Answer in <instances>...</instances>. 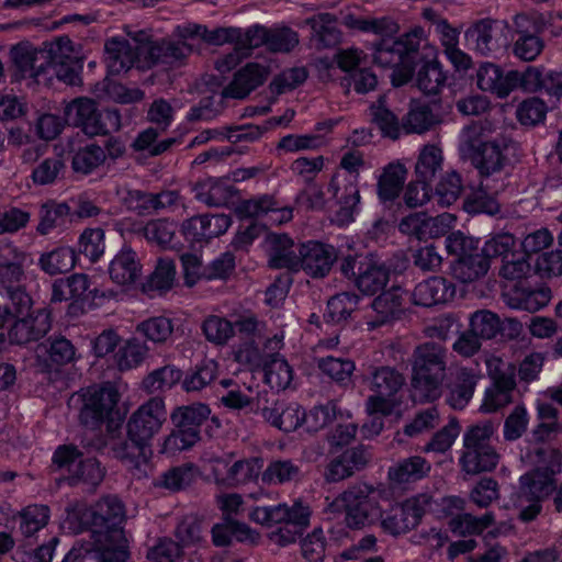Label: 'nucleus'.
<instances>
[{"label":"nucleus","instance_id":"1","mask_svg":"<svg viewBox=\"0 0 562 562\" xmlns=\"http://www.w3.org/2000/svg\"><path fill=\"white\" fill-rule=\"evenodd\" d=\"M529 458L536 468L520 476L514 503L519 510L518 519L526 524L540 515L542 502L548 497H551L553 510L562 514V481L554 479L562 469V452L557 448L540 446L533 448Z\"/></svg>","mask_w":562,"mask_h":562},{"label":"nucleus","instance_id":"2","mask_svg":"<svg viewBox=\"0 0 562 562\" xmlns=\"http://www.w3.org/2000/svg\"><path fill=\"white\" fill-rule=\"evenodd\" d=\"M125 519L123 502L115 495H108L90 507L77 506L68 510L66 521L76 533L89 529L92 537L102 540L106 546L128 552L123 529Z\"/></svg>","mask_w":562,"mask_h":562},{"label":"nucleus","instance_id":"3","mask_svg":"<svg viewBox=\"0 0 562 562\" xmlns=\"http://www.w3.org/2000/svg\"><path fill=\"white\" fill-rule=\"evenodd\" d=\"M448 350L435 341L415 347L412 353V397L414 401L431 402L440 397L447 371Z\"/></svg>","mask_w":562,"mask_h":562},{"label":"nucleus","instance_id":"4","mask_svg":"<svg viewBox=\"0 0 562 562\" xmlns=\"http://www.w3.org/2000/svg\"><path fill=\"white\" fill-rule=\"evenodd\" d=\"M483 126V123L474 122L462 130L459 153L462 159L471 162L481 178H488L504 169L507 157L498 143L485 139Z\"/></svg>","mask_w":562,"mask_h":562},{"label":"nucleus","instance_id":"5","mask_svg":"<svg viewBox=\"0 0 562 562\" xmlns=\"http://www.w3.org/2000/svg\"><path fill=\"white\" fill-rule=\"evenodd\" d=\"M120 394L111 383L90 386L82 394V406L79 418L87 427L95 428L106 422V429L113 434L122 423L120 411L116 409Z\"/></svg>","mask_w":562,"mask_h":562},{"label":"nucleus","instance_id":"6","mask_svg":"<svg viewBox=\"0 0 562 562\" xmlns=\"http://www.w3.org/2000/svg\"><path fill=\"white\" fill-rule=\"evenodd\" d=\"M66 121L88 136L108 135L121 130L123 114L116 108L99 110L97 103L88 98H78L65 109Z\"/></svg>","mask_w":562,"mask_h":562},{"label":"nucleus","instance_id":"7","mask_svg":"<svg viewBox=\"0 0 562 562\" xmlns=\"http://www.w3.org/2000/svg\"><path fill=\"white\" fill-rule=\"evenodd\" d=\"M210 415V407L202 403L176 407L170 415L175 430L165 438L161 452L175 454L192 448L200 441V427Z\"/></svg>","mask_w":562,"mask_h":562},{"label":"nucleus","instance_id":"8","mask_svg":"<svg viewBox=\"0 0 562 562\" xmlns=\"http://www.w3.org/2000/svg\"><path fill=\"white\" fill-rule=\"evenodd\" d=\"M374 494L373 486L360 482L349 486L337 497L336 502L341 504L349 528L362 529L380 520L382 509Z\"/></svg>","mask_w":562,"mask_h":562},{"label":"nucleus","instance_id":"9","mask_svg":"<svg viewBox=\"0 0 562 562\" xmlns=\"http://www.w3.org/2000/svg\"><path fill=\"white\" fill-rule=\"evenodd\" d=\"M423 27L416 26L397 38L384 37L374 44V63L381 67H395L415 63L425 42Z\"/></svg>","mask_w":562,"mask_h":562},{"label":"nucleus","instance_id":"10","mask_svg":"<svg viewBox=\"0 0 562 562\" xmlns=\"http://www.w3.org/2000/svg\"><path fill=\"white\" fill-rule=\"evenodd\" d=\"M513 54L525 61L535 60L543 50L541 37L546 22L540 14L518 13L514 21Z\"/></svg>","mask_w":562,"mask_h":562},{"label":"nucleus","instance_id":"11","mask_svg":"<svg viewBox=\"0 0 562 562\" xmlns=\"http://www.w3.org/2000/svg\"><path fill=\"white\" fill-rule=\"evenodd\" d=\"M430 503L431 496L418 494L403 503L393 505L390 509L382 512V517L379 520L382 529L392 536L408 532L419 525L426 507Z\"/></svg>","mask_w":562,"mask_h":562},{"label":"nucleus","instance_id":"12","mask_svg":"<svg viewBox=\"0 0 562 562\" xmlns=\"http://www.w3.org/2000/svg\"><path fill=\"white\" fill-rule=\"evenodd\" d=\"M48 55L46 64V82L53 76L58 80L75 86L79 83V74L82 69L81 59L75 54L72 42L67 36H61L48 43Z\"/></svg>","mask_w":562,"mask_h":562},{"label":"nucleus","instance_id":"13","mask_svg":"<svg viewBox=\"0 0 562 562\" xmlns=\"http://www.w3.org/2000/svg\"><path fill=\"white\" fill-rule=\"evenodd\" d=\"M165 402L155 396L140 405L126 424V434L150 446V440L166 420Z\"/></svg>","mask_w":562,"mask_h":562},{"label":"nucleus","instance_id":"14","mask_svg":"<svg viewBox=\"0 0 562 562\" xmlns=\"http://www.w3.org/2000/svg\"><path fill=\"white\" fill-rule=\"evenodd\" d=\"M109 447L113 457L120 460L135 479L140 480L148 476L150 446L128 435L126 438L112 435Z\"/></svg>","mask_w":562,"mask_h":562},{"label":"nucleus","instance_id":"15","mask_svg":"<svg viewBox=\"0 0 562 562\" xmlns=\"http://www.w3.org/2000/svg\"><path fill=\"white\" fill-rule=\"evenodd\" d=\"M299 259L297 271L303 270L311 278L323 279L339 257L334 246L311 240L300 246Z\"/></svg>","mask_w":562,"mask_h":562},{"label":"nucleus","instance_id":"16","mask_svg":"<svg viewBox=\"0 0 562 562\" xmlns=\"http://www.w3.org/2000/svg\"><path fill=\"white\" fill-rule=\"evenodd\" d=\"M10 56L21 79L32 78L37 83L46 82V64L49 58L48 43H45L43 49L18 44L11 48Z\"/></svg>","mask_w":562,"mask_h":562},{"label":"nucleus","instance_id":"17","mask_svg":"<svg viewBox=\"0 0 562 562\" xmlns=\"http://www.w3.org/2000/svg\"><path fill=\"white\" fill-rule=\"evenodd\" d=\"M328 192L337 200L339 210L337 218L341 223L353 221V214L359 211L360 192L356 176L336 173L328 184Z\"/></svg>","mask_w":562,"mask_h":562},{"label":"nucleus","instance_id":"18","mask_svg":"<svg viewBox=\"0 0 562 562\" xmlns=\"http://www.w3.org/2000/svg\"><path fill=\"white\" fill-rule=\"evenodd\" d=\"M32 261L31 254L9 241L0 246V285L8 290L20 286L25 279L24 267Z\"/></svg>","mask_w":562,"mask_h":562},{"label":"nucleus","instance_id":"19","mask_svg":"<svg viewBox=\"0 0 562 562\" xmlns=\"http://www.w3.org/2000/svg\"><path fill=\"white\" fill-rule=\"evenodd\" d=\"M128 552L115 550L91 536V541H76L63 562H126Z\"/></svg>","mask_w":562,"mask_h":562},{"label":"nucleus","instance_id":"20","mask_svg":"<svg viewBox=\"0 0 562 562\" xmlns=\"http://www.w3.org/2000/svg\"><path fill=\"white\" fill-rule=\"evenodd\" d=\"M9 330V339L16 345H24L32 340H38L50 329L49 314L45 310H38L35 314L15 317Z\"/></svg>","mask_w":562,"mask_h":562},{"label":"nucleus","instance_id":"21","mask_svg":"<svg viewBox=\"0 0 562 562\" xmlns=\"http://www.w3.org/2000/svg\"><path fill=\"white\" fill-rule=\"evenodd\" d=\"M188 40L179 37V41L161 38L148 46L145 57L148 67L156 65L176 66L182 64L192 53V46Z\"/></svg>","mask_w":562,"mask_h":562},{"label":"nucleus","instance_id":"22","mask_svg":"<svg viewBox=\"0 0 562 562\" xmlns=\"http://www.w3.org/2000/svg\"><path fill=\"white\" fill-rule=\"evenodd\" d=\"M454 295V286L442 277H431L419 282L413 293L412 301L415 305L430 307L451 300Z\"/></svg>","mask_w":562,"mask_h":562},{"label":"nucleus","instance_id":"23","mask_svg":"<svg viewBox=\"0 0 562 562\" xmlns=\"http://www.w3.org/2000/svg\"><path fill=\"white\" fill-rule=\"evenodd\" d=\"M477 379L472 369H459L447 385L446 403L453 409H463L473 397Z\"/></svg>","mask_w":562,"mask_h":562},{"label":"nucleus","instance_id":"24","mask_svg":"<svg viewBox=\"0 0 562 562\" xmlns=\"http://www.w3.org/2000/svg\"><path fill=\"white\" fill-rule=\"evenodd\" d=\"M267 77L266 67L250 63L240 69L233 81L223 90V98L244 99L257 87L261 86Z\"/></svg>","mask_w":562,"mask_h":562},{"label":"nucleus","instance_id":"25","mask_svg":"<svg viewBox=\"0 0 562 562\" xmlns=\"http://www.w3.org/2000/svg\"><path fill=\"white\" fill-rule=\"evenodd\" d=\"M142 274V265L137 254L127 246H124L111 260L109 276L111 280L120 285L135 283Z\"/></svg>","mask_w":562,"mask_h":562},{"label":"nucleus","instance_id":"26","mask_svg":"<svg viewBox=\"0 0 562 562\" xmlns=\"http://www.w3.org/2000/svg\"><path fill=\"white\" fill-rule=\"evenodd\" d=\"M311 26V42L316 49L337 46L341 41V32L337 27V18L331 13H318L305 20Z\"/></svg>","mask_w":562,"mask_h":562},{"label":"nucleus","instance_id":"27","mask_svg":"<svg viewBox=\"0 0 562 562\" xmlns=\"http://www.w3.org/2000/svg\"><path fill=\"white\" fill-rule=\"evenodd\" d=\"M175 33L180 38H201L210 45L220 46L225 43H233L236 45V40L240 36V27L228 26L207 30L204 25L189 23L177 26Z\"/></svg>","mask_w":562,"mask_h":562},{"label":"nucleus","instance_id":"28","mask_svg":"<svg viewBox=\"0 0 562 562\" xmlns=\"http://www.w3.org/2000/svg\"><path fill=\"white\" fill-rule=\"evenodd\" d=\"M389 278L390 270L385 265L369 257L359 266L355 285L361 293L374 295L385 288Z\"/></svg>","mask_w":562,"mask_h":562},{"label":"nucleus","instance_id":"29","mask_svg":"<svg viewBox=\"0 0 562 562\" xmlns=\"http://www.w3.org/2000/svg\"><path fill=\"white\" fill-rule=\"evenodd\" d=\"M78 261L76 250L66 245L57 246L40 254L37 266L49 277L64 274L72 270Z\"/></svg>","mask_w":562,"mask_h":562},{"label":"nucleus","instance_id":"30","mask_svg":"<svg viewBox=\"0 0 562 562\" xmlns=\"http://www.w3.org/2000/svg\"><path fill=\"white\" fill-rule=\"evenodd\" d=\"M512 80L510 70L504 74L503 69L493 63H483L476 71L477 87L502 99L512 92Z\"/></svg>","mask_w":562,"mask_h":562},{"label":"nucleus","instance_id":"31","mask_svg":"<svg viewBox=\"0 0 562 562\" xmlns=\"http://www.w3.org/2000/svg\"><path fill=\"white\" fill-rule=\"evenodd\" d=\"M105 61L110 74L117 75L133 67L137 53L130 42L122 37H112L104 44Z\"/></svg>","mask_w":562,"mask_h":562},{"label":"nucleus","instance_id":"32","mask_svg":"<svg viewBox=\"0 0 562 562\" xmlns=\"http://www.w3.org/2000/svg\"><path fill=\"white\" fill-rule=\"evenodd\" d=\"M551 300V290L547 286L537 289L515 286L506 294V303L509 307L537 312L547 306Z\"/></svg>","mask_w":562,"mask_h":562},{"label":"nucleus","instance_id":"33","mask_svg":"<svg viewBox=\"0 0 562 562\" xmlns=\"http://www.w3.org/2000/svg\"><path fill=\"white\" fill-rule=\"evenodd\" d=\"M430 469L431 464L425 458L412 456L390 467L387 476L393 484L402 485L424 479Z\"/></svg>","mask_w":562,"mask_h":562},{"label":"nucleus","instance_id":"34","mask_svg":"<svg viewBox=\"0 0 562 562\" xmlns=\"http://www.w3.org/2000/svg\"><path fill=\"white\" fill-rule=\"evenodd\" d=\"M271 249L268 265L272 269H288L297 272L299 254L293 249V240L285 234H273L269 238Z\"/></svg>","mask_w":562,"mask_h":562},{"label":"nucleus","instance_id":"35","mask_svg":"<svg viewBox=\"0 0 562 562\" xmlns=\"http://www.w3.org/2000/svg\"><path fill=\"white\" fill-rule=\"evenodd\" d=\"M76 349L71 341L63 336L49 337L36 348L37 360H44L47 368L64 366L75 359Z\"/></svg>","mask_w":562,"mask_h":562},{"label":"nucleus","instance_id":"36","mask_svg":"<svg viewBox=\"0 0 562 562\" xmlns=\"http://www.w3.org/2000/svg\"><path fill=\"white\" fill-rule=\"evenodd\" d=\"M70 222H72V214L67 203L47 201L40 207L36 232L41 236H46L54 229L61 228Z\"/></svg>","mask_w":562,"mask_h":562},{"label":"nucleus","instance_id":"37","mask_svg":"<svg viewBox=\"0 0 562 562\" xmlns=\"http://www.w3.org/2000/svg\"><path fill=\"white\" fill-rule=\"evenodd\" d=\"M441 122L440 116L425 103H413L402 117V131L405 134H424Z\"/></svg>","mask_w":562,"mask_h":562},{"label":"nucleus","instance_id":"38","mask_svg":"<svg viewBox=\"0 0 562 562\" xmlns=\"http://www.w3.org/2000/svg\"><path fill=\"white\" fill-rule=\"evenodd\" d=\"M407 170L401 162H391L383 168L378 179L376 192L382 202H392L403 189Z\"/></svg>","mask_w":562,"mask_h":562},{"label":"nucleus","instance_id":"39","mask_svg":"<svg viewBox=\"0 0 562 562\" xmlns=\"http://www.w3.org/2000/svg\"><path fill=\"white\" fill-rule=\"evenodd\" d=\"M370 121L379 128L383 137L398 139L402 132V119L386 105L385 97H380L369 108Z\"/></svg>","mask_w":562,"mask_h":562},{"label":"nucleus","instance_id":"40","mask_svg":"<svg viewBox=\"0 0 562 562\" xmlns=\"http://www.w3.org/2000/svg\"><path fill=\"white\" fill-rule=\"evenodd\" d=\"M368 382L372 393L384 396H395L404 386L405 378L396 369L382 366L371 371Z\"/></svg>","mask_w":562,"mask_h":562},{"label":"nucleus","instance_id":"41","mask_svg":"<svg viewBox=\"0 0 562 562\" xmlns=\"http://www.w3.org/2000/svg\"><path fill=\"white\" fill-rule=\"evenodd\" d=\"M196 199L209 206L226 205L236 189L224 179H207L195 187Z\"/></svg>","mask_w":562,"mask_h":562},{"label":"nucleus","instance_id":"42","mask_svg":"<svg viewBox=\"0 0 562 562\" xmlns=\"http://www.w3.org/2000/svg\"><path fill=\"white\" fill-rule=\"evenodd\" d=\"M499 460L495 449H463L460 457V465L469 475L493 471Z\"/></svg>","mask_w":562,"mask_h":562},{"label":"nucleus","instance_id":"43","mask_svg":"<svg viewBox=\"0 0 562 562\" xmlns=\"http://www.w3.org/2000/svg\"><path fill=\"white\" fill-rule=\"evenodd\" d=\"M447 75L437 59L423 63L416 75V85L426 95H437L446 86Z\"/></svg>","mask_w":562,"mask_h":562},{"label":"nucleus","instance_id":"44","mask_svg":"<svg viewBox=\"0 0 562 562\" xmlns=\"http://www.w3.org/2000/svg\"><path fill=\"white\" fill-rule=\"evenodd\" d=\"M263 465L260 458H246L240 460H233L232 465L225 474L226 487H238L256 481L259 477Z\"/></svg>","mask_w":562,"mask_h":562},{"label":"nucleus","instance_id":"45","mask_svg":"<svg viewBox=\"0 0 562 562\" xmlns=\"http://www.w3.org/2000/svg\"><path fill=\"white\" fill-rule=\"evenodd\" d=\"M488 269V260L479 251L470 256L457 258L451 266V273L460 282L471 283L485 276Z\"/></svg>","mask_w":562,"mask_h":562},{"label":"nucleus","instance_id":"46","mask_svg":"<svg viewBox=\"0 0 562 562\" xmlns=\"http://www.w3.org/2000/svg\"><path fill=\"white\" fill-rule=\"evenodd\" d=\"M499 22L490 18L476 21L468 31L467 36L474 38L475 49L487 55L499 48L496 31Z\"/></svg>","mask_w":562,"mask_h":562},{"label":"nucleus","instance_id":"47","mask_svg":"<svg viewBox=\"0 0 562 562\" xmlns=\"http://www.w3.org/2000/svg\"><path fill=\"white\" fill-rule=\"evenodd\" d=\"M358 303L359 296L357 294L350 292L338 293L328 300L323 317L328 324L346 323L358 308Z\"/></svg>","mask_w":562,"mask_h":562},{"label":"nucleus","instance_id":"48","mask_svg":"<svg viewBox=\"0 0 562 562\" xmlns=\"http://www.w3.org/2000/svg\"><path fill=\"white\" fill-rule=\"evenodd\" d=\"M261 370L265 373V382L273 390H285L292 382L293 370L279 353L269 355Z\"/></svg>","mask_w":562,"mask_h":562},{"label":"nucleus","instance_id":"49","mask_svg":"<svg viewBox=\"0 0 562 562\" xmlns=\"http://www.w3.org/2000/svg\"><path fill=\"white\" fill-rule=\"evenodd\" d=\"M182 371L176 366L167 364L147 374L143 380V387L146 392L154 394L171 390L181 381Z\"/></svg>","mask_w":562,"mask_h":562},{"label":"nucleus","instance_id":"50","mask_svg":"<svg viewBox=\"0 0 562 562\" xmlns=\"http://www.w3.org/2000/svg\"><path fill=\"white\" fill-rule=\"evenodd\" d=\"M218 366L214 360H203L189 370L183 380L186 392H199L210 385L217 376Z\"/></svg>","mask_w":562,"mask_h":562},{"label":"nucleus","instance_id":"51","mask_svg":"<svg viewBox=\"0 0 562 562\" xmlns=\"http://www.w3.org/2000/svg\"><path fill=\"white\" fill-rule=\"evenodd\" d=\"M403 290L394 286L382 292L372 302L373 310L381 315V322L400 318L404 312Z\"/></svg>","mask_w":562,"mask_h":562},{"label":"nucleus","instance_id":"52","mask_svg":"<svg viewBox=\"0 0 562 562\" xmlns=\"http://www.w3.org/2000/svg\"><path fill=\"white\" fill-rule=\"evenodd\" d=\"M495 521L494 514L486 512L481 517L468 513L458 514L450 519V529L460 536L480 535Z\"/></svg>","mask_w":562,"mask_h":562},{"label":"nucleus","instance_id":"53","mask_svg":"<svg viewBox=\"0 0 562 562\" xmlns=\"http://www.w3.org/2000/svg\"><path fill=\"white\" fill-rule=\"evenodd\" d=\"M105 150L99 145L90 144L79 148L72 156L74 172L89 175L105 161Z\"/></svg>","mask_w":562,"mask_h":562},{"label":"nucleus","instance_id":"54","mask_svg":"<svg viewBox=\"0 0 562 562\" xmlns=\"http://www.w3.org/2000/svg\"><path fill=\"white\" fill-rule=\"evenodd\" d=\"M469 328L481 339L495 338L502 330L499 316L490 310H477L469 317Z\"/></svg>","mask_w":562,"mask_h":562},{"label":"nucleus","instance_id":"55","mask_svg":"<svg viewBox=\"0 0 562 562\" xmlns=\"http://www.w3.org/2000/svg\"><path fill=\"white\" fill-rule=\"evenodd\" d=\"M442 151L435 145H426L420 150L416 166V178L423 181H431L442 168Z\"/></svg>","mask_w":562,"mask_h":562},{"label":"nucleus","instance_id":"56","mask_svg":"<svg viewBox=\"0 0 562 562\" xmlns=\"http://www.w3.org/2000/svg\"><path fill=\"white\" fill-rule=\"evenodd\" d=\"M104 231L102 228H86L78 240V259L83 256L90 262H97L104 254Z\"/></svg>","mask_w":562,"mask_h":562},{"label":"nucleus","instance_id":"57","mask_svg":"<svg viewBox=\"0 0 562 562\" xmlns=\"http://www.w3.org/2000/svg\"><path fill=\"white\" fill-rule=\"evenodd\" d=\"M486 368L492 383L515 393L516 368L514 366L497 357H492L486 360Z\"/></svg>","mask_w":562,"mask_h":562},{"label":"nucleus","instance_id":"58","mask_svg":"<svg viewBox=\"0 0 562 562\" xmlns=\"http://www.w3.org/2000/svg\"><path fill=\"white\" fill-rule=\"evenodd\" d=\"M495 429V425L491 420L469 426L463 434V449H495L491 445Z\"/></svg>","mask_w":562,"mask_h":562},{"label":"nucleus","instance_id":"59","mask_svg":"<svg viewBox=\"0 0 562 562\" xmlns=\"http://www.w3.org/2000/svg\"><path fill=\"white\" fill-rule=\"evenodd\" d=\"M463 190V182L460 173L452 170L447 172L436 187L435 195L437 203L441 206L452 205Z\"/></svg>","mask_w":562,"mask_h":562},{"label":"nucleus","instance_id":"60","mask_svg":"<svg viewBox=\"0 0 562 562\" xmlns=\"http://www.w3.org/2000/svg\"><path fill=\"white\" fill-rule=\"evenodd\" d=\"M140 232L149 243H155L162 248L173 247L171 243L176 236L177 225L167 220H155L143 226Z\"/></svg>","mask_w":562,"mask_h":562},{"label":"nucleus","instance_id":"61","mask_svg":"<svg viewBox=\"0 0 562 562\" xmlns=\"http://www.w3.org/2000/svg\"><path fill=\"white\" fill-rule=\"evenodd\" d=\"M193 480V465L187 463L168 469L160 475L155 486L177 492L189 486Z\"/></svg>","mask_w":562,"mask_h":562},{"label":"nucleus","instance_id":"62","mask_svg":"<svg viewBox=\"0 0 562 562\" xmlns=\"http://www.w3.org/2000/svg\"><path fill=\"white\" fill-rule=\"evenodd\" d=\"M104 475L105 470L101 467L100 462L94 458H88L79 462L75 473L68 477V483L75 486L82 482L94 488L103 481Z\"/></svg>","mask_w":562,"mask_h":562},{"label":"nucleus","instance_id":"63","mask_svg":"<svg viewBox=\"0 0 562 562\" xmlns=\"http://www.w3.org/2000/svg\"><path fill=\"white\" fill-rule=\"evenodd\" d=\"M301 469L291 460H276L262 472V481L268 484H283L299 479Z\"/></svg>","mask_w":562,"mask_h":562},{"label":"nucleus","instance_id":"64","mask_svg":"<svg viewBox=\"0 0 562 562\" xmlns=\"http://www.w3.org/2000/svg\"><path fill=\"white\" fill-rule=\"evenodd\" d=\"M317 367L323 374L340 384L350 381L351 374L355 371V363L351 360L333 356L321 358Z\"/></svg>","mask_w":562,"mask_h":562}]
</instances>
